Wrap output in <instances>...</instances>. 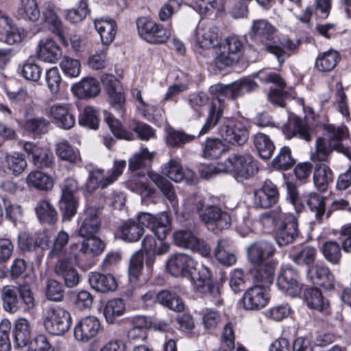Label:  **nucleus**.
Segmentation results:
<instances>
[{
	"instance_id": "obj_1",
	"label": "nucleus",
	"mask_w": 351,
	"mask_h": 351,
	"mask_svg": "<svg viewBox=\"0 0 351 351\" xmlns=\"http://www.w3.org/2000/svg\"><path fill=\"white\" fill-rule=\"evenodd\" d=\"M167 268L175 277L191 276L194 289L200 293H207L213 298L216 305L223 303L218 285L213 283L211 273L204 265L196 266L194 259L184 253H176L170 256Z\"/></svg>"
},
{
	"instance_id": "obj_20",
	"label": "nucleus",
	"mask_w": 351,
	"mask_h": 351,
	"mask_svg": "<svg viewBox=\"0 0 351 351\" xmlns=\"http://www.w3.org/2000/svg\"><path fill=\"white\" fill-rule=\"evenodd\" d=\"M100 328V322L96 317H82L75 326V338L77 341L86 342L97 335Z\"/></svg>"
},
{
	"instance_id": "obj_45",
	"label": "nucleus",
	"mask_w": 351,
	"mask_h": 351,
	"mask_svg": "<svg viewBox=\"0 0 351 351\" xmlns=\"http://www.w3.org/2000/svg\"><path fill=\"white\" fill-rule=\"evenodd\" d=\"M194 206L199 220L208 229L220 208L214 205L206 204L203 200L196 202Z\"/></svg>"
},
{
	"instance_id": "obj_15",
	"label": "nucleus",
	"mask_w": 351,
	"mask_h": 351,
	"mask_svg": "<svg viewBox=\"0 0 351 351\" xmlns=\"http://www.w3.org/2000/svg\"><path fill=\"white\" fill-rule=\"evenodd\" d=\"M276 250L272 243L260 240L251 243L247 248V258L252 265L272 261Z\"/></svg>"
},
{
	"instance_id": "obj_36",
	"label": "nucleus",
	"mask_w": 351,
	"mask_h": 351,
	"mask_svg": "<svg viewBox=\"0 0 351 351\" xmlns=\"http://www.w3.org/2000/svg\"><path fill=\"white\" fill-rule=\"evenodd\" d=\"M38 58L45 62H56L62 56V51L55 41L43 39L39 43Z\"/></svg>"
},
{
	"instance_id": "obj_48",
	"label": "nucleus",
	"mask_w": 351,
	"mask_h": 351,
	"mask_svg": "<svg viewBox=\"0 0 351 351\" xmlns=\"http://www.w3.org/2000/svg\"><path fill=\"white\" fill-rule=\"evenodd\" d=\"M26 181L28 186L41 191H49L53 186L52 178L40 171L31 172L27 176Z\"/></svg>"
},
{
	"instance_id": "obj_21",
	"label": "nucleus",
	"mask_w": 351,
	"mask_h": 351,
	"mask_svg": "<svg viewBox=\"0 0 351 351\" xmlns=\"http://www.w3.org/2000/svg\"><path fill=\"white\" fill-rule=\"evenodd\" d=\"M261 80L265 83H272L278 86V88L270 90L268 94V99L275 105L284 106L285 99L287 98L289 94L284 90L286 83L281 76L278 73L269 72L261 77Z\"/></svg>"
},
{
	"instance_id": "obj_50",
	"label": "nucleus",
	"mask_w": 351,
	"mask_h": 351,
	"mask_svg": "<svg viewBox=\"0 0 351 351\" xmlns=\"http://www.w3.org/2000/svg\"><path fill=\"white\" fill-rule=\"evenodd\" d=\"M215 255L217 261L224 265H232L237 261L235 255L230 252V243L226 239L218 241Z\"/></svg>"
},
{
	"instance_id": "obj_62",
	"label": "nucleus",
	"mask_w": 351,
	"mask_h": 351,
	"mask_svg": "<svg viewBox=\"0 0 351 351\" xmlns=\"http://www.w3.org/2000/svg\"><path fill=\"white\" fill-rule=\"evenodd\" d=\"M97 111L91 106H86L79 117V124L90 129H97L99 126Z\"/></svg>"
},
{
	"instance_id": "obj_55",
	"label": "nucleus",
	"mask_w": 351,
	"mask_h": 351,
	"mask_svg": "<svg viewBox=\"0 0 351 351\" xmlns=\"http://www.w3.org/2000/svg\"><path fill=\"white\" fill-rule=\"evenodd\" d=\"M49 121L44 117L28 119L24 123L25 130L32 133L34 136H40L47 132Z\"/></svg>"
},
{
	"instance_id": "obj_53",
	"label": "nucleus",
	"mask_w": 351,
	"mask_h": 351,
	"mask_svg": "<svg viewBox=\"0 0 351 351\" xmlns=\"http://www.w3.org/2000/svg\"><path fill=\"white\" fill-rule=\"evenodd\" d=\"M316 249L311 246H304L295 254L291 255V260L298 265L310 266L315 261Z\"/></svg>"
},
{
	"instance_id": "obj_57",
	"label": "nucleus",
	"mask_w": 351,
	"mask_h": 351,
	"mask_svg": "<svg viewBox=\"0 0 351 351\" xmlns=\"http://www.w3.org/2000/svg\"><path fill=\"white\" fill-rule=\"evenodd\" d=\"M78 201L75 197L61 196L60 209L63 221H70L76 214Z\"/></svg>"
},
{
	"instance_id": "obj_56",
	"label": "nucleus",
	"mask_w": 351,
	"mask_h": 351,
	"mask_svg": "<svg viewBox=\"0 0 351 351\" xmlns=\"http://www.w3.org/2000/svg\"><path fill=\"white\" fill-rule=\"evenodd\" d=\"M19 14L25 19L36 21L40 16L36 0H21Z\"/></svg>"
},
{
	"instance_id": "obj_39",
	"label": "nucleus",
	"mask_w": 351,
	"mask_h": 351,
	"mask_svg": "<svg viewBox=\"0 0 351 351\" xmlns=\"http://www.w3.org/2000/svg\"><path fill=\"white\" fill-rule=\"evenodd\" d=\"M43 17L45 21L49 24L51 30L62 40H64L65 29L61 20L56 15V7L53 4L49 3L45 5L43 11Z\"/></svg>"
},
{
	"instance_id": "obj_58",
	"label": "nucleus",
	"mask_w": 351,
	"mask_h": 351,
	"mask_svg": "<svg viewBox=\"0 0 351 351\" xmlns=\"http://www.w3.org/2000/svg\"><path fill=\"white\" fill-rule=\"evenodd\" d=\"M227 150V148L221 141L217 138L208 139L206 141L203 156L209 159H216L221 154Z\"/></svg>"
},
{
	"instance_id": "obj_19",
	"label": "nucleus",
	"mask_w": 351,
	"mask_h": 351,
	"mask_svg": "<svg viewBox=\"0 0 351 351\" xmlns=\"http://www.w3.org/2000/svg\"><path fill=\"white\" fill-rule=\"evenodd\" d=\"M24 36L22 29L17 27L12 19L0 10V40L8 45L20 43Z\"/></svg>"
},
{
	"instance_id": "obj_49",
	"label": "nucleus",
	"mask_w": 351,
	"mask_h": 351,
	"mask_svg": "<svg viewBox=\"0 0 351 351\" xmlns=\"http://www.w3.org/2000/svg\"><path fill=\"white\" fill-rule=\"evenodd\" d=\"M253 141L258 155L262 158L269 159L271 157L275 146L267 135L263 133H257L254 135Z\"/></svg>"
},
{
	"instance_id": "obj_16",
	"label": "nucleus",
	"mask_w": 351,
	"mask_h": 351,
	"mask_svg": "<svg viewBox=\"0 0 351 351\" xmlns=\"http://www.w3.org/2000/svg\"><path fill=\"white\" fill-rule=\"evenodd\" d=\"M70 106L66 104H55L49 108L47 115L58 127L69 130L75 123V117L71 112Z\"/></svg>"
},
{
	"instance_id": "obj_44",
	"label": "nucleus",
	"mask_w": 351,
	"mask_h": 351,
	"mask_svg": "<svg viewBox=\"0 0 351 351\" xmlns=\"http://www.w3.org/2000/svg\"><path fill=\"white\" fill-rule=\"evenodd\" d=\"M157 301L176 312H181L184 309L183 300L175 292L169 290H162L157 293Z\"/></svg>"
},
{
	"instance_id": "obj_33",
	"label": "nucleus",
	"mask_w": 351,
	"mask_h": 351,
	"mask_svg": "<svg viewBox=\"0 0 351 351\" xmlns=\"http://www.w3.org/2000/svg\"><path fill=\"white\" fill-rule=\"evenodd\" d=\"M304 300L311 308L317 310L325 314L330 313L329 301L324 298L321 291L317 288H309L304 291Z\"/></svg>"
},
{
	"instance_id": "obj_3",
	"label": "nucleus",
	"mask_w": 351,
	"mask_h": 351,
	"mask_svg": "<svg viewBox=\"0 0 351 351\" xmlns=\"http://www.w3.org/2000/svg\"><path fill=\"white\" fill-rule=\"evenodd\" d=\"M328 132L329 141L319 137L316 140L315 151L311 154V160L326 162L332 150L341 153L351 160V149L343 145L341 141L348 136V129L345 126H335L328 124L324 127Z\"/></svg>"
},
{
	"instance_id": "obj_47",
	"label": "nucleus",
	"mask_w": 351,
	"mask_h": 351,
	"mask_svg": "<svg viewBox=\"0 0 351 351\" xmlns=\"http://www.w3.org/2000/svg\"><path fill=\"white\" fill-rule=\"evenodd\" d=\"M83 237L84 240L79 250L80 253L90 256H97L104 252L105 244L100 238L95 235Z\"/></svg>"
},
{
	"instance_id": "obj_9",
	"label": "nucleus",
	"mask_w": 351,
	"mask_h": 351,
	"mask_svg": "<svg viewBox=\"0 0 351 351\" xmlns=\"http://www.w3.org/2000/svg\"><path fill=\"white\" fill-rule=\"evenodd\" d=\"M136 25L139 35L150 43H163L171 35L169 30L147 18L138 19Z\"/></svg>"
},
{
	"instance_id": "obj_24",
	"label": "nucleus",
	"mask_w": 351,
	"mask_h": 351,
	"mask_svg": "<svg viewBox=\"0 0 351 351\" xmlns=\"http://www.w3.org/2000/svg\"><path fill=\"white\" fill-rule=\"evenodd\" d=\"M162 173L171 180L178 182L184 180L186 184H192L195 180V174L191 169L184 170L179 161L170 160L163 167Z\"/></svg>"
},
{
	"instance_id": "obj_32",
	"label": "nucleus",
	"mask_w": 351,
	"mask_h": 351,
	"mask_svg": "<svg viewBox=\"0 0 351 351\" xmlns=\"http://www.w3.org/2000/svg\"><path fill=\"white\" fill-rule=\"evenodd\" d=\"M308 276L313 283L330 290L334 287V276L330 269L324 266L316 265L308 270Z\"/></svg>"
},
{
	"instance_id": "obj_10",
	"label": "nucleus",
	"mask_w": 351,
	"mask_h": 351,
	"mask_svg": "<svg viewBox=\"0 0 351 351\" xmlns=\"http://www.w3.org/2000/svg\"><path fill=\"white\" fill-rule=\"evenodd\" d=\"M101 81L110 106L123 116L125 112V97L121 83L114 75L109 74L104 75Z\"/></svg>"
},
{
	"instance_id": "obj_42",
	"label": "nucleus",
	"mask_w": 351,
	"mask_h": 351,
	"mask_svg": "<svg viewBox=\"0 0 351 351\" xmlns=\"http://www.w3.org/2000/svg\"><path fill=\"white\" fill-rule=\"evenodd\" d=\"M119 230L121 239L128 242H136L144 234L143 228L141 225L137 224L134 219L125 221Z\"/></svg>"
},
{
	"instance_id": "obj_4",
	"label": "nucleus",
	"mask_w": 351,
	"mask_h": 351,
	"mask_svg": "<svg viewBox=\"0 0 351 351\" xmlns=\"http://www.w3.org/2000/svg\"><path fill=\"white\" fill-rule=\"evenodd\" d=\"M3 309L8 313H17L21 308V300L25 311L29 312L36 306V300L32 288L28 284L18 286L5 285L1 290Z\"/></svg>"
},
{
	"instance_id": "obj_14",
	"label": "nucleus",
	"mask_w": 351,
	"mask_h": 351,
	"mask_svg": "<svg viewBox=\"0 0 351 351\" xmlns=\"http://www.w3.org/2000/svg\"><path fill=\"white\" fill-rule=\"evenodd\" d=\"M300 43L299 40L294 43L289 38H283L279 39L277 42L274 40L272 43L268 42L259 49L274 56L281 66L285 59L295 53Z\"/></svg>"
},
{
	"instance_id": "obj_63",
	"label": "nucleus",
	"mask_w": 351,
	"mask_h": 351,
	"mask_svg": "<svg viewBox=\"0 0 351 351\" xmlns=\"http://www.w3.org/2000/svg\"><path fill=\"white\" fill-rule=\"evenodd\" d=\"M144 265L143 253L135 252L131 257L128 269L129 278L131 281L136 280L140 276Z\"/></svg>"
},
{
	"instance_id": "obj_28",
	"label": "nucleus",
	"mask_w": 351,
	"mask_h": 351,
	"mask_svg": "<svg viewBox=\"0 0 351 351\" xmlns=\"http://www.w3.org/2000/svg\"><path fill=\"white\" fill-rule=\"evenodd\" d=\"M283 132L288 138L298 136L306 141L312 138V129L304 119L299 117L291 119L283 128Z\"/></svg>"
},
{
	"instance_id": "obj_2",
	"label": "nucleus",
	"mask_w": 351,
	"mask_h": 351,
	"mask_svg": "<svg viewBox=\"0 0 351 351\" xmlns=\"http://www.w3.org/2000/svg\"><path fill=\"white\" fill-rule=\"evenodd\" d=\"M257 88L258 84L250 77H243L228 84H217L212 86L210 88V93L218 95L212 99L208 119L200 133H206L222 117L226 107L223 97L229 96L231 99L235 100Z\"/></svg>"
},
{
	"instance_id": "obj_43",
	"label": "nucleus",
	"mask_w": 351,
	"mask_h": 351,
	"mask_svg": "<svg viewBox=\"0 0 351 351\" xmlns=\"http://www.w3.org/2000/svg\"><path fill=\"white\" fill-rule=\"evenodd\" d=\"M47 242L45 237L33 236L28 232H21L18 236V246L22 251H34L37 247H43Z\"/></svg>"
},
{
	"instance_id": "obj_61",
	"label": "nucleus",
	"mask_w": 351,
	"mask_h": 351,
	"mask_svg": "<svg viewBox=\"0 0 351 351\" xmlns=\"http://www.w3.org/2000/svg\"><path fill=\"white\" fill-rule=\"evenodd\" d=\"M45 294L47 299L50 301H62L64 295V290L62 285L56 280H48L46 282Z\"/></svg>"
},
{
	"instance_id": "obj_12",
	"label": "nucleus",
	"mask_w": 351,
	"mask_h": 351,
	"mask_svg": "<svg viewBox=\"0 0 351 351\" xmlns=\"http://www.w3.org/2000/svg\"><path fill=\"white\" fill-rule=\"evenodd\" d=\"M173 237L177 246L197 252L204 257L210 254V246L204 240L197 238L191 231L180 230L173 233Z\"/></svg>"
},
{
	"instance_id": "obj_37",
	"label": "nucleus",
	"mask_w": 351,
	"mask_h": 351,
	"mask_svg": "<svg viewBox=\"0 0 351 351\" xmlns=\"http://www.w3.org/2000/svg\"><path fill=\"white\" fill-rule=\"evenodd\" d=\"M14 345L17 348L27 346L31 339V330L29 321L23 317L17 319L13 330Z\"/></svg>"
},
{
	"instance_id": "obj_41",
	"label": "nucleus",
	"mask_w": 351,
	"mask_h": 351,
	"mask_svg": "<svg viewBox=\"0 0 351 351\" xmlns=\"http://www.w3.org/2000/svg\"><path fill=\"white\" fill-rule=\"evenodd\" d=\"M35 213L38 220L42 223L53 224L58 219L56 208L47 199H41L37 203Z\"/></svg>"
},
{
	"instance_id": "obj_59",
	"label": "nucleus",
	"mask_w": 351,
	"mask_h": 351,
	"mask_svg": "<svg viewBox=\"0 0 351 351\" xmlns=\"http://www.w3.org/2000/svg\"><path fill=\"white\" fill-rule=\"evenodd\" d=\"M322 252L325 258L332 264H339L341 258V249L336 241H327L322 245Z\"/></svg>"
},
{
	"instance_id": "obj_51",
	"label": "nucleus",
	"mask_w": 351,
	"mask_h": 351,
	"mask_svg": "<svg viewBox=\"0 0 351 351\" xmlns=\"http://www.w3.org/2000/svg\"><path fill=\"white\" fill-rule=\"evenodd\" d=\"M108 177H104V171L100 169H93L89 171L85 189L89 193H93L99 187L104 189L110 184Z\"/></svg>"
},
{
	"instance_id": "obj_40",
	"label": "nucleus",
	"mask_w": 351,
	"mask_h": 351,
	"mask_svg": "<svg viewBox=\"0 0 351 351\" xmlns=\"http://www.w3.org/2000/svg\"><path fill=\"white\" fill-rule=\"evenodd\" d=\"M341 58L335 50H328L321 53L315 60V66L321 72H330L334 69Z\"/></svg>"
},
{
	"instance_id": "obj_5",
	"label": "nucleus",
	"mask_w": 351,
	"mask_h": 351,
	"mask_svg": "<svg viewBox=\"0 0 351 351\" xmlns=\"http://www.w3.org/2000/svg\"><path fill=\"white\" fill-rule=\"evenodd\" d=\"M76 251H77V246L71 245L70 250L65 251L63 256L58 259L53 269L56 275L62 278L65 285L70 288L75 287L80 280L75 265L80 264L81 258Z\"/></svg>"
},
{
	"instance_id": "obj_54",
	"label": "nucleus",
	"mask_w": 351,
	"mask_h": 351,
	"mask_svg": "<svg viewBox=\"0 0 351 351\" xmlns=\"http://www.w3.org/2000/svg\"><path fill=\"white\" fill-rule=\"evenodd\" d=\"M105 121L113 134L119 138L132 140L134 135L132 132L124 130L120 121L117 119L110 112L105 113Z\"/></svg>"
},
{
	"instance_id": "obj_17",
	"label": "nucleus",
	"mask_w": 351,
	"mask_h": 351,
	"mask_svg": "<svg viewBox=\"0 0 351 351\" xmlns=\"http://www.w3.org/2000/svg\"><path fill=\"white\" fill-rule=\"evenodd\" d=\"M277 285L282 291L291 297L297 296L302 290L298 274L289 267L284 269L278 275Z\"/></svg>"
},
{
	"instance_id": "obj_23",
	"label": "nucleus",
	"mask_w": 351,
	"mask_h": 351,
	"mask_svg": "<svg viewBox=\"0 0 351 351\" xmlns=\"http://www.w3.org/2000/svg\"><path fill=\"white\" fill-rule=\"evenodd\" d=\"M288 223L280 224L275 232V240L279 246L292 243L298 237V219L295 217H289Z\"/></svg>"
},
{
	"instance_id": "obj_26",
	"label": "nucleus",
	"mask_w": 351,
	"mask_h": 351,
	"mask_svg": "<svg viewBox=\"0 0 351 351\" xmlns=\"http://www.w3.org/2000/svg\"><path fill=\"white\" fill-rule=\"evenodd\" d=\"M275 265L274 261L253 265L254 269L252 271V275L254 283L256 284V286H261L265 288L273 282Z\"/></svg>"
},
{
	"instance_id": "obj_38",
	"label": "nucleus",
	"mask_w": 351,
	"mask_h": 351,
	"mask_svg": "<svg viewBox=\"0 0 351 351\" xmlns=\"http://www.w3.org/2000/svg\"><path fill=\"white\" fill-rule=\"evenodd\" d=\"M332 180L333 173L328 165L325 164L315 165L313 171V182L319 191H326Z\"/></svg>"
},
{
	"instance_id": "obj_27",
	"label": "nucleus",
	"mask_w": 351,
	"mask_h": 351,
	"mask_svg": "<svg viewBox=\"0 0 351 351\" xmlns=\"http://www.w3.org/2000/svg\"><path fill=\"white\" fill-rule=\"evenodd\" d=\"M7 175L18 176L21 174L27 166L25 157L21 152L6 153L0 158Z\"/></svg>"
},
{
	"instance_id": "obj_35",
	"label": "nucleus",
	"mask_w": 351,
	"mask_h": 351,
	"mask_svg": "<svg viewBox=\"0 0 351 351\" xmlns=\"http://www.w3.org/2000/svg\"><path fill=\"white\" fill-rule=\"evenodd\" d=\"M94 23L103 45H110L114 40L117 33L115 21L110 19L101 18L95 19Z\"/></svg>"
},
{
	"instance_id": "obj_8",
	"label": "nucleus",
	"mask_w": 351,
	"mask_h": 351,
	"mask_svg": "<svg viewBox=\"0 0 351 351\" xmlns=\"http://www.w3.org/2000/svg\"><path fill=\"white\" fill-rule=\"evenodd\" d=\"M225 172H229L236 179H248L257 171L254 158L250 154H232L227 160Z\"/></svg>"
},
{
	"instance_id": "obj_46",
	"label": "nucleus",
	"mask_w": 351,
	"mask_h": 351,
	"mask_svg": "<svg viewBox=\"0 0 351 351\" xmlns=\"http://www.w3.org/2000/svg\"><path fill=\"white\" fill-rule=\"evenodd\" d=\"M56 156L62 160L72 164L81 161V157L77 149H75L66 141L59 142L56 145Z\"/></svg>"
},
{
	"instance_id": "obj_64",
	"label": "nucleus",
	"mask_w": 351,
	"mask_h": 351,
	"mask_svg": "<svg viewBox=\"0 0 351 351\" xmlns=\"http://www.w3.org/2000/svg\"><path fill=\"white\" fill-rule=\"evenodd\" d=\"M274 166L279 169H288L295 163L289 147H283L273 160Z\"/></svg>"
},
{
	"instance_id": "obj_18",
	"label": "nucleus",
	"mask_w": 351,
	"mask_h": 351,
	"mask_svg": "<svg viewBox=\"0 0 351 351\" xmlns=\"http://www.w3.org/2000/svg\"><path fill=\"white\" fill-rule=\"evenodd\" d=\"M279 198V193L276 184L267 180L263 187L254 193V204L256 208H268L276 204Z\"/></svg>"
},
{
	"instance_id": "obj_29",
	"label": "nucleus",
	"mask_w": 351,
	"mask_h": 351,
	"mask_svg": "<svg viewBox=\"0 0 351 351\" xmlns=\"http://www.w3.org/2000/svg\"><path fill=\"white\" fill-rule=\"evenodd\" d=\"M88 282L93 289L100 293L113 291L117 287V281L111 274L90 272L88 274Z\"/></svg>"
},
{
	"instance_id": "obj_30",
	"label": "nucleus",
	"mask_w": 351,
	"mask_h": 351,
	"mask_svg": "<svg viewBox=\"0 0 351 351\" xmlns=\"http://www.w3.org/2000/svg\"><path fill=\"white\" fill-rule=\"evenodd\" d=\"M132 326L128 331V337L134 343L144 341L151 327V322L146 317L136 316L131 321Z\"/></svg>"
},
{
	"instance_id": "obj_60",
	"label": "nucleus",
	"mask_w": 351,
	"mask_h": 351,
	"mask_svg": "<svg viewBox=\"0 0 351 351\" xmlns=\"http://www.w3.org/2000/svg\"><path fill=\"white\" fill-rule=\"evenodd\" d=\"M231 226V217L230 215L225 210H223L221 208L217 213L216 217L210 223L208 230L218 234L222 232L223 230H226Z\"/></svg>"
},
{
	"instance_id": "obj_11",
	"label": "nucleus",
	"mask_w": 351,
	"mask_h": 351,
	"mask_svg": "<svg viewBox=\"0 0 351 351\" xmlns=\"http://www.w3.org/2000/svg\"><path fill=\"white\" fill-rule=\"evenodd\" d=\"M219 134L226 142L239 146L245 144L249 138L246 125L240 121H230L219 128Z\"/></svg>"
},
{
	"instance_id": "obj_25",
	"label": "nucleus",
	"mask_w": 351,
	"mask_h": 351,
	"mask_svg": "<svg viewBox=\"0 0 351 351\" xmlns=\"http://www.w3.org/2000/svg\"><path fill=\"white\" fill-rule=\"evenodd\" d=\"M268 300L265 288L255 285L245 293L243 303L245 309L259 310L267 304Z\"/></svg>"
},
{
	"instance_id": "obj_52",
	"label": "nucleus",
	"mask_w": 351,
	"mask_h": 351,
	"mask_svg": "<svg viewBox=\"0 0 351 351\" xmlns=\"http://www.w3.org/2000/svg\"><path fill=\"white\" fill-rule=\"evenodd\" d=\"M125 310V306L122 299L114 298L109 300L104 308V315L108 323L114 322L117 317L122 315Z\"/></svg>"
},
{
	"instance_id": "obj_34",
	"label": "nucleus",
	"mask_w": 351,
	"mask_h": 351,
	"mask_svg": "<svg viewBox=\"0 0 351 351\" xmlns=\"http://www.w3.org/2000/svg\"><path fill=\"white\" fill-rule=\"evenodd\" d=\"M218 33L215 27L199 25L195 32V39L201 48L209 49L218 42Z\"/></svg>"
},
{
	"instance_id": "obj_22",
	"label": "nucleus",
	"mask_w": 351,
	"mask_h": 351,
	"mask_svg": "<svg viewBox=\"0 0 351 351\" xmlns=\"http://www.w3.org/2000/svg\"><path fill=\"white\" fill-rule=\"evenodd\" d=\"M99 206H90L84 212V219L78 230L80 237L95 235L101 226Z\"/></svg>"
},
{
	"instance_id": "obj_6",
	"label": "nucleus",
	"mask_w": 351,
	"mask_h": 351,
	"mask_svg": "<svg viewBox=\"0 0 351 351\" xmlns=\"http://www.w3.org/2000/svg\"><path fill=\"white\" fill-rule=\"evenodd\" d=\"M70 313L60 306L47 307L43 315V326L50 334L61 336L67 332L71 326Z\"/></svg>"
},
{
	"instance_id": "obj_7",
	"label": "nucleus",
	"mask_w": 351,
	"mask_h": 351,
	"mask_svg": "<svg viewBox=\"0 0 351 351\" xmlns=\"http://www.w3.org/2000/svg\"><path fill=\"white\" fill-rule=\"evenodd\" d=\"M244 52L243 42L236 36L226 38L216 52L215 62L217 67L222 69L238 62Z\"/></svg>"
},
{
	"instance_id": "obj_31",
	"label": "nucleus",
	"mask_w": 351,
	"mask_h": 351,
	"mask_svg": "<svg viewBox=\"0 0 351 351\" xmlns=\"http://www.w3.org/2000/svg\"><path fill=\"white\" fill-rule=\"evenodd\" d=\"M75 95L80 99L93 98L100 93L99 82L93 77H85L72 86Z\"/></svg>"
},
{
	"instance_id": "obj_13",
	"label": "nucleus",
	"mask_w": 351,
	"mask_h": 351,
	"mask_svg": "<svg viewBox=\"0 0 351 351\" xmlns=\"http://www.w3.org/2000/svg\"><path fill=\"white\" fill-rule=\"evenodd\" d=\"M276 28L265 19H256L252 21L248 36L251 42L258 47L272 42L276 36Z\"/></svg>"
}]
</instances>
